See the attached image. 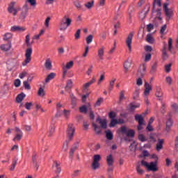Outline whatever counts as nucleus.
I'll return each instance as SVG.
<instances>
[{"label":"nucleus","instance_id":"nucleus-14","mask_svg":"<svg viewBox=\"0 0 178 178\" xmlns=\"http://www.w3.org/2000/svg\"><path fill=\"white\" fill-rule=\"evenodd\" d=\"M104 56H105V47L102 46L97 49V57L99 60H104Z\"/></svg>","mask_w":178,"mask_h":178},{"label":"nucleus","instance_id":"nucleus-25","mask_svg":"<svg viewBox=\"0 0 178 178\" xmlns=\"http://www.w3.org/2000/svg\"><path fill=\"white\" fill-rule=\"evenodd\" d=\"M106 162L108 166H112L113 165V157L112 156V154L107 156Z\"/></svg>","mask_w":178,"mask_h":178},{"label":"nucleus","instance_id":"nucleus-48","mask_svg":"<svg viewBox=\"0 0 178 178\" xmlns=\"http://www.w3.org/2000/svg\"><path fill=\"white\" fill-rule=\"evenodd\" d=\"M140 95V89H136L134 92V99H137Z\"/></svg>","mask_w":178,"mask_h":178},{"label":"nucleus","instance_id":"nucleus-42","mask_svg":"<svg viewBox=\"0 0 178 178\" xmlns=\"http://www.w3.org/2000/svg\"><path fill=\"white\" fill-rule=\"evenodd\" d=\"M38 95L39 97H44L45 95V91L42 88H40L38 91Z\"/></svg>","mask_w":178,"mask_h":178},{"label":"nucleus","instance_id":"nucleus-45","mask_svg":"<svg viewBox=\"0 0 178 178\" xmlns=\"http://www.w3.org/2000/svg\"><path fill=\"white\" fill-rule=\"evenodd\" d=\"M63 115L66 118H69L70 116V110L64 109L63 111Z\"/></svg>","mask_w":178,"mask_h":178},{"label":"nucleus","instance_id":"nucleus-56","mask_svg":"<svg viewBox=\"0 0 178 178\" xmlns=\"http://www.w3.org/2000/svg\"><path fill=\"white\" fill-rule=\"evenodd\" d=\"M21 84H22V82L20 81V79H17L15 80L14 85L15 87H20Z\"/></svg>","mask_w":178,"mask_h":178},{"label":"nucleus","instance_id":"nucleus-17","mask_svg":"<svg viewBox=\"0 0 178 178\" xmlns=\"http://www.w3.org/2000/svg\"><path fill=\"white\" fill-rule=\"evenodd\" d=\"M11 48H12L11 42L2 44L0 46V49L1 51H3V52H8V51H10Z\"/></svg>","mask_w":178,"mask_h":178},{"label":"nucleus","instance_id":"nucleus-10","mask_svg":"<svg viewBox=\"0 0 178 178\" xmlns=\"http://www.w3.org/2000/svg\"><path fill=\"white\" fill-rule=\"evenodd\" d=\"M74 65V62L73 61H70L66 63L65 65L63 66V76L65 77L66 74H67V70L70 69H72L73 67V65Z\"/></svg>","mask_w":178,"mask_h":178},{"label":"nucleus","instance_id":"nucleus-41","mask_svg":"<svg viewBox=\"0 0 178 178\" xmlns=\"http://www.w3.org/2000/svg\"><path fill=\"white\" fill-rule=\"evenodd\" d=\"M73 87V81L72 80H69L67 82V86L65 87V90H70Z\"/></svg>","mask_w":178,"mask_h":178},{"label":"nucleus","instance_id":"nucleus-5","mask_svg":"<svg viewBox=\"0 0 178 178\" xmlns=\"http://www.w3.org/2000/svg\"><path fill=\"white\" fill-rule=\"evenodd\" d=\"M135 120L138 122V130L141 131V130L143 129V126H145V122H144V118L141 115H135Z\"/></svg>","mask_w":178,"mask_h":178},{"label":"nucleus","instance_id":"nucleus-35","mask_svg":"<svg viewBox=\"0 0 178 178\" xmlns=\"http://www.w3.org/2000/svg\"><path fill=\"white\" fill-rule=\"evenodd\" d=\"M92 126H93V127L95 129V131L96 134H100V133H101V127H98L97 125V124H95V123H93Z\"/></svg>","mask_w":178,"mask_h":178},{"label":"nucleus","instance_id":"nucleus-24","mask_svg":"<svg viewBox=\"0 0 178 178\" xmlns=\"http://www.w3.org/2000/svg\"><path fill=\"white\" fill-rule=\"evenodd\" d=\"M88 109L89 111V117L90 119L94 120L95 115H94V112H92V109L91 108V104L90 103L88 104Z\"/></svg>","mask_w":178,"mask_h":178},{"label":"nucleus","instance_id":"nucleus-15","mask_svg":"<svg viewBox=\"0 0 178 178\" xmlns=\"http://www.w3.org/2000/svg\"><path fill=\"white\" fill-rule=\"evenodd\" d=\"M147 70V67L145 66V64L141 65L139 67V69L138 70V76L139 77H144L145 76V72Z\"/></svg>","mask_w":178,"mask_h":178},{"label":"nucleus","instance_id":"nucleus-63","mask_svg":"<svg viewBox=\"0 0 178 178\" xmlns=\"http://www.w3.org/2000/svg\"><path fill=\"white\" fill-rule=\"evenodd\" d=\"M33 166L35 168V170H38V168H40V165H38V163H37V161H35V160L33 159Z\"/></svg>","mask_w":178,"mask_h":178},{"label":"nucleus","instance_id":"nucleus-20","mask_svg":"<svg viewBox=\"0 0 178 178\" xmlns=\"http://www.w3.org/2000/svg\"><path fill=\"white\" fill-rule=\"evenodd\" d=\"M95 81H97V79H95V76H93L90 81H89L88 82H87L83 85V89L87 90V88H88L90 87V86H92V84H94V83H95Z\"/></svg>","mask_w":178,"mask_h":178},{"label":"nucleus","instance_id":"nucleus-58","mask_svg":"<svg viewBox=\"0 0 178 178\" xmlns=\"http://www.w3.org/2000/svg\"><path fill=\"white\" fill-rule=\"evenodd\" d=\"M152 55L151 54H147L145 56V62H149V60H151Z\"/></svg>","mask_w":178,"mask_h":178},{"label":"nucleus","instance_id":"nucleus-39","mask_svg":"<svg viewBox=\"0 0 178 178\" xmlns=\"http://www.w3.org/2000/svg\"><path fill=\"white\" fill-rule=\"evenodd\" d=\"M118 133H121L122 134H127V128L126 127H122L118 129Z\"/></svg>","mask_w":178,"mask_h":178},{"label":"nucleus","instance_id":"nucleus-32","mask_svg":"<svg viewBox=\"0 0 178 178\" xmlns=\"http://www.w3.org/2000/svg\"><path fill=\"white\" fill-rule=\"evenodd\" d=\"M115 81H116V79L113 78L110 81L108 90L111 92L113 90V86H115Z\"/></svg>","mask_w":178,"mask_h":178},{"label":"nucleus","instance_id":"nucleus-26","mask_svg":"<svg viewBox=\"0 0 178 178\" xmlns=\"http://www.w3.org/2000/svg\"><path fill=\"white\" fill-rule=\"evenodd\" d=\"M163 143H164L163 139H159V142L157 143L156 147L158 151H161V149H162Z\"/></svg>","mask_w":178,"mask_h":178},{"label":"nucleus","instance_id":"nucleus-55","mask_svg":"<svg viewBox=\"0 0 178 178\" xmlns=\"http://www.w3.org/2000/svg\"><path fill=\"white\" fill-rule=\"evenodd\" d=\"M80 33H81V30L78 29L74 34L75 39L80 40Z\"/></svg>","mask_w":178,"mask_h":178},{"label":"nucleus","instance_id":"nucleus-12","mask_svg":"<svg viewBox=\"0 0 178 178\" xmlns=\"http://www.w3.org/2000/svg\"><path fill=\"white\" fill-rule=\"evenodd\" d=\"M10 31H11L12 33H15L16 31H17L18 33H23V31H26V27L14 25L10 27Z\"/></svg>","mask_w":178,"mask_h":178},{"label":"nucleus","instance_id":"nucleus-49","mask_svg":"<svg viewBox=\"0 0 178 178\" xmlns=\"http://www.w3.org/2000/svg\"><path fill=\"white\" fill-rule=\"evenodd\" d=\"M102 102H104V99L102 97L99 98L96 102L95 106H100Z\"/></svg>","mask_w":178,"mask_h":178},{"label":"nucleus","instance_id":"nucleus-3","mask_svg":"<svg viewBox=\"0 0 178 178\" xmlns=\"http://www.w3.org/2000/svg\"><path fill=\"white\" fill-rule=\"evenodd\" d=\"M162 6V3L161 0H154L153 3V15L156 16L155 20H162V17H161V7Z\"/></svg>","mask_w":178,"mask_h":178},{"label":"nucleus","instance_id":"nucleus-16","mask_svg":"<svg viewBox=\"0 0 178 178\" xmlns=\"http://www.w3.org/2000/svg\"><path fill=\"white\" fill-rule=\"evenodd\" d=\"M122 123H124V120L123 119L119 118L118 120H116L115 118H113V119H111L109 127H115V126H116V124H122Z\"/></svg>","mask_w":178,"mask_h":178},{"label":"nucleus","instance_id":"nucleus-19","mask_svg":"<svg viewBox=\"0 0 178 178\" xmlns=\"http://www.w3.org/2000/svg\"><path fill=\"white\" fill-rule=\"evenodd\" d=\"M96 122L97 123H99V124H100V127L102 129H106L107 124H106V119H102L101 118H97Z\"/></svg>","mask_w":178,"mask_h":178},{"label":"nucleus","instance_id":"nucleus-54","mask_svg":"<svg viewBox=\"0 0 178 178\" xmlns=\"http://www.w3.org/2000/svg\"><path fill=\"white\" fill-rule=\"evenodd\" d=\"M163 59H168V53L166 52V48L162 50Z\"/></svg>","mask_w":178,"mask_h":178},{"label":"nucleus","instance_id":"nucleus-47","mask_svg":"<svg viewBox=\"0 0 178 178\" xmlns=\"http://www.w3.org/2000/svg\"><path fill=\"white\" fill-rule=\"evenodd\" d=\"M92 38H94V36H92V35H89L86 38V44H91L92 42Z\"/></svg>","mask_w":178,"mask_h":178},{"label":"nucleus","instance_id":"nucleus-11","mask_svg":"<svg viewBox=\"0 0 178 178\" xmlns=\"http://www.w3.org/2000/svg\"><path fill=\"white\" fill-rule=\"evenodd\" d=\"M133 35H134L133 33H129L125 40L127 47H128V49L129 52H131V44L133 42Z\"/></svg>","mask_w":178,"mask_h":178},{"label":"nucleus","instance_id":"nucleus-53","mask_svg":"<svg viewBox=\"0 0 178 178\" xmlns=\"http://www.w3.org/2000/svg\"><path fill=\"white\" fill-rule=\"evenodd\" d=\"M32 106H33L32 102H26L25 104V108H26V109H27V111H30V109H31Z\"/></svg>","mask_w":178,"mask_h":178},{"label":"nucleus","instance_id":"nucleus-64","mask_svg":"<svg viewBox=\"0 0 178 178\" xmlns=\"http://www.w3.org/2000/svg\"><path fill=\"white\" fill-rule=\"evenodd\" d=\"M136 84L139 86L143 84V79H141V77H139L136 79Z\"/></svg>","mask_w":178,"mask_h":178},{"label":"nucleus","instance_id":"nucleus-60","mask_svg":"<svg viewBox=\"0 0 178 178\" xmlns=\"http://www.w3.org/2000/svg\"><path fill=\"white\" fill-rule=\"evenodd\" d=\"M156 97H162V91L161 90V88L156 89Z\"/></svg>","mask_w":178,"mask_h":178},{"label":"nucleus","instance_id":"nucleus-46","mask_svg":"<svg viewBox=\"0 0 178 178\" xmlns=\"http://www.w3.org/2000/svg\"><path fill=\"white\" fill-rule=\"evenodd\" d=\"M50 21H51V17H47L44 21V26H45L46 29H49Z\"/></svg>","mask_w":178,"mask_h":178},{"label":"nucleus","instance_id":"nucleus-38","mask_svg":"<svg viewBox=\"0 0 178 178\" xmlns=\"http://www.w3.org/2000/svg\"><path fill=\"white\" fill-rule=\"evenodd\" d=\"M85 6L87 9H91L94 6V1L87 2L85 3Z\"/></svg>","mask_w":178,"mask_h":178},{"label":"nucleus","instance_id":"nucleus-31","mask_svg":"<svg viewBox=\"0 0 178 178\" xmlns=\"http://www.w3.org/2000/svg\"><path fill=\"white\" fill-rule=\"evenodd\" d=\"M131 66V61L130 60H127L124 63V67L125 70H129Z\"/></svg>","mask_w":178,"mask_h":178},{"label":"nucleus","instance_id":"nucleus-52","mask_svg":"<svg viewBox=\"0 0 178 178\" xmlns=\"http://www.w3.org/2000/svg\"><path fill=\"white\" fill-rule=\"evenodd\" d=\"M158 67V64L154 63L152 66L151 73H155L156 72V68Z\"/></svg>","mask_w":178,"mask_h":178},{"label":"nucleus","instance_id":"nucleus-44","mask_svg":"<svg viewBox=\"0 0 178 178\" xmlns=\"http://www.w3.org/2000/svg\"><path fill=\"white\" fill-rule=\"evenodd\" d=\"M138 140L139 141H141L142 143H145V141H147V138H145V136L142 134H140L138 135Z\"/></svg>","mask_w":178,"mask_h":178},{"label":"nucleus","instance_id":"nucleus-43","mask_svg":"<svg viewBox=\"0 0 178 178\" xmlns=\"http://www.w3.org/2000/svg\"><path fill=\"white\" fill-rule=\"evenodd\" d=\"M165 81L168 86H172L173 83V79L170 76H166Z\"/></svg>","mask_w":178,"mask_h":178},{"label":"nucleus","instance_id":"nucleus-13","mask_svg":"<svg viewBox=\"0 0 178 178\" xmlns=\"http://www.w3.org/2000/svg\"><path fill=\"white\" fill-rule=\"evenodd\" d=\"M15 5H16V2L13 1L10 3L8 8L9 13H12L14 16H16V15H17V8H15Z\"/></svg>","mask_w":178,"mask_h":178},{"label":"nucleus","instance_id":"nucleus-28","mask_svg":"<svg viewBox=\"0 0 178 178\" xmlns=\"http://www.w3.org/2000/svg\"><path fill=\"white\" fill-rule=\"evenodd\" d=\"M13 37V34L11 33H6L3 35V41H9V40H12V38Z\"/></svg>","mask_w":178,"mask_h":178},{"label":"nucleus","instance_id":"nucleus-33","mask_svg":"<svg viewBox=\"0 0 178 178\" xmlns=\"http://www.w3.org/2000/svg\"><path fill=\"white\" fill-rule=\"evenodd\" d=\"M80 112L81 113H87L88 112V104L87 106H82L79 108Z\"/></svg>","mask_w":178,"mask_h":178},{"label":"nucleus","instance_id":"nucleus-50","mask_svg":"<svg viewBox=\"0 0 178 178\" xmlns=\"http://www.w3.org/2000/svg\"><path fill=\"white\" fill-rule=\"evenodd\" d=\"M136 172L138 173V175H144V170L141 169L140 165L136 166Z\"/></svg>","mask_w":178,"mask_h":178},{"label":"nucleus","instance_id":"nucleus-4","mask_svg":"<svg viewBox=\"0 0 178 178\" xmlns=\"http://www.w3.org/2000/svg\"><path fill=\"white\" fill-rule=\"evenodd\" d=\"M72 24V19L67 15H65L60 20V30L61 31H65L67 29V27H70Z\"/></svg>","mask_w":178,"mask_h":178},{"label":"nucleus","instance_id":"nucleus-27","mask_svg":"<svg viewBox=\"0 0 178 178\" xmlns=\"http://www.w3.org/2000/svg\"><path fill=\"white\" fill-rule=\"evenodd\" d=\"M146 41L149 42V44H154L155 40L151 33L147 35Z\"/></svg>","mask_w":178,"mask_h":178},{"label":"nucleus","instance_id":"nucleus-40","mask_svg":"<svg viewBox=\"0 0 178 178\" xmlns=\"http://www.w3.org/2000/svg\"><path fill=\"white\" fill-rule=\"evenodd\" d=\"M22 137H23V134H17L13 138V141H20V140H22Z\"/></svg>","mask_w":178,"mask_h":178},{"label":"nucleus","instance_id":"nucleus-30","mask_svg":"<svg viewBox=\"0 0 178 178\" xmlns=\"http://www.w3.org/2000/svg\"><path fill=\"white\" fill-rule=\"evenodd\" d=\"M24 98H26V95L24 93H21L17 95L16 101L17 102L20 103L24 99Z\"/></svg>","mask_w":178,"mask_h":178},{"label":"nucleus","instance_id":"nucleus-37","mask_svg":"<svg viewBox=\"0 0 178 178\" xmlns=\"http://www.w3.org/2000/svg\"><path fill=\"white\" fill-rule=\"evenodd\" d=\"M170 70H172V63H169L165 65V72L166 73H170Z\"/></svg>","mask_w":178,"mask_h":178},{"label":"nucleus","instance_id":"nucleus-1","mask_svg":"<svg viewBox=\"0 0 178 178\" xmlns=\"http://www.w3.org/2000/svg\"><path fill=\"white\" fill-rule=\"evenodd\" d=\"M150 159H154V161L148 163L144 160L141 161L142 166H144L147 170L150 172H158L159 170V167H158L159 159L158 156L155 154L150 155Z\"/></svg>","mask_w":178,"mask_h":178},{"label":"nucleus","instance_id":"nucleus-36","mask_svg":"<svg viewBox=\"0 0 178 178\" xmlns=\"http://www.w3.org/2000/svg\"><path fill=\"white\" fill-rule=\"evenodd\" d=\"M134 134H136V132L133 129H129L127 131V137H134Z\"/></svg>","mask_w":178,"mask_h":178},{"label":"nucleus","instance_id":"nucleus-62","mask_svg":"<svg viewBox=\"0 0 178 178\" xmlns=\"http://www.w3.org/2000/svg\"><path fill=\"white\" fill-rule=\"evenodd\" d=\"M145 51L146 52H151L152 51V47L149 45L145 46Z\"/></svg>","mask_w":178,"mask_h":178},{"label":"nucleus","instance_id":"nucleus-57","mask_svg":"<svg viewBox=\"0 0 178 178\" xmlns=\"http://www.w3.org/2000/svg\"><path fill=\"white\" fill-rule=\"evenodd\" d=\"M24 87H25L26 90H31V87H30V83L27 81H24Z\"/></svg>","mask_w":178,"mask_h":178},{"label":"nucleus","instance_id":"nucleus-29","mask_svg":"<svg viewBox=\"0 0 178 178\" xmlns=\"http://www.w3.org/2000/svg\"><path fill=\"white\" fill-rule=\"evenodd\" d=\"M168 51L173 54V40L171 38L168 39Z\"/></svg>","mask_w":178,"mask_h":178},{"label":"nucleus","instance_id":"nucleus-2","mask_svg":"<svg viewBox=\"0 0 178 178\" xmlns=\"http://www.w3.org/2000/svg\"><path fill=\"white\" fill-rule=\"evenodd\" d=\"M25 43L28 49H26L25 51V58L22 62V66H27V65L31 62V55L33 54L31 45H33V42H30V34L26 35Z\"/></svg>","mask_w":178,"mask_h":178},{"label":"nucleus","instance_id":"nucleus-23","mask_svg":"<svg viewBox=\"0 0 178 178\" xmlns=\"http://www.w3.org/2000/svg\"><path fill=\"white\" fill-rule=\"evenodd\" d=\"M172 126H173V121L171 119L168 120L166 122L165 130L167 131H170V129L172 128Z\"/></svg>","mask_w":178,"mask_h":178},{"label":"nucleus","instance_id":"nucleus-7","mask_svg":"<svg viewBox=\"0 0 178 178\" xmlns=\"http://www.w3.org/2000/svg\"><path fill=\"white\" fill-rule=\"evenodd\" d=\"M144 87L145 90L143 92V97H148L151 93V91H152V85L147 81H145Z\"/></svg>","mask_w":178,"mask_h":178},{"label":"nucleus","instance_id":"nucleus-9","mask_svg":"<svg viewBox=\"0 0 178 178\" xmlns=\"http://www.w3.org/2000/svg\"><path fill=\"white\" fill-rule=\"evenodd\" d=\"M74 126L72 124H70L67 129V136L69 140H72V138H73V137L74 136Z\"/></svg>","mask_w":178,"mask_h":178},{"label":"nucleus","instance_id":"nucleus-22","mask_svg":"<svg viewBox=\"0 0 178 178\" xmlns=\"http://www.w3.org/2000/svg\"><path fill=\"white\" fill-rule=\"evenodd\" d=\"M56 76V73H54V72L50 73L45 79V83H49V81H51V80H53V79H55Z\"/></svg>","mask_w":178,"mask_h":178},{"label":"nucleus","instance_id":"nucleus-18","mask_svg":"<svg viewBox=\"0 0 178 178\" xmlns=\"http://www.w3.org/2000/svg\"><path fill=\"white\" fill-rule=\"evenodd\" d=\"M52 169L56 173H60L62 169L60 168V163L58 161H54L53 163Z\"/></svg>","mask_w":178,"mask_h":178},{"label":"nucleus","instance_id":"nucleus-21","mask_svg":"<svg viewBox=\"0 0 178 178\" xmlns=\"http://www.w3.org/2000/svg\"><path fill=\"white\" fill-rule=\"evenodd\" d=\"M44 67L47 70H51L52 69V60H51V58H47L46 60Z\"/></svg>","mask_w":178,"mask_h":178},{"label":"nucleus","instance_id":"nucleus-59","mask_svg":"<svg viewBox=\"0 0 178 178\" xmlns=\"http://www.w3.org/2000/svg\"><path fill=\"white\" fill-rule=\"evenodd\" d=\"M136 108H140V104H131L130 109L131 111H134Z\"/></svg>","mask_w":178,"mask_h":178},{"label":"nucleus","instance_id":"nucleus-8","mask_svg":"<svg viewBox=\"0 0 178 178\" xmlns=\"http://www.w3.org/2000/svg\"><path fill=\"white\" fill-rule=\"evenodd\" d=\"M168 6H169V3H165L163 4L165 16L168 17V19H170L172 16H173V10L172 8H168Z\"/></svg>","mask_w":178,"mask_h":178},{"label":"nucleus","instance_id":"nucleus-6","mask_svg":"<svg viewBox=\"0 0 178 178\" xmlns=\"http://www.w3.org/2000/svg\"><path fill=\"white\" fill-rule=\"evenodd\" d=\"M99 161H101V155L96 154L93 156V162L92 163L93 170H97V169L99 168Z\"/></svg>","mask_w":178,"mask_h":178},{"label":"nucleus","instance_id":"nucleus-61","mask_svg":"<svg viewBox=\"0 0 178 178\" xmlns=\"http://www.w3.org/2000/svg\"><path fill=\"white\" fill-rule=\"evenodd\" d=\"M27 76V72H22V73L19 74V79H24Z\"/></svg>","mask_w":178,"mask_h":178},{"label":"nucleus","instance_id":"nucleus-51","mask_svg":"<svg viewBox=\"0 0 178 178\" xmlns=\"http://www.w3.org/2000/svg\"><path fill=\"white\" fill-rule=\"evenodd\" d=\"M26 16H27V11H25V13H22L19 17L21 22H24V19H26Z\"/></svg>","mask_w":178,"mask_h":178},{"label":"nucleus","instance_id":"nucleus-34","mask_svg":"<svg viewBox=\"0 0 178 178\" xmlns=\"http://www.w3.org/2000/svg\"><path fill=\"white\" fill-rule=\"evenodd\" d=\"M106 137L107 140H112L113 138V134L111 131H106Z\"/></svg>","mask_w":178,"mask_h":178}]
</instances>
